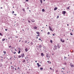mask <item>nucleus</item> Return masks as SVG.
<instances>
[{
    "label": "nucleus",
    "mask_w": 74,
    "mask_h": 74,
    "mask_svg": "<svg viewBox=\"0 0 74 74\" xmlns=\"http://www.w3.org/2000/svg\"><path fill=\"white\" fill-rule=\"evenodd\" d=\"M21 56L22 57V58H24L25 57V54L22 53L21 54Z\"/></svg>",
    "instance_id": "f257e3e1"
},
{
    "label": "nucleus",
    "mask_w": 74,
    "mask_h": 74,
    "mask_svg": "<svg viewBox=\"0 0 74 74\" xmlns=\"http://www.w3.org/2000/svg\"><path fill=\"white\" fill-rule=\"evenodd\" d=\"M53 49L54 51H55V50L57 49V47H56L55 46H54L53 48Z\"/></svg>",
    "instance_id": "f03ea898"
},
{
    "label": "nucleus",
    "mask_w": 74,
    "mask_h": 74,
    "mask_svg": "<svg viewBox=\"0 0 74 74\" xmlns=\"http://www.w3.org/2000/svg\"><path fill=\"white\" fill-rule=\"evenodd\" d=\"M11 70H14L15 68L12 66H11Z\"/></svg>",
    "instance_id": "7ed1b4c3"
},
{
    "label": "nucleus",
    "mask_w": 74,
    "mask_h": 74,
    "mask_svg": "<svg viewBox=\"0 0 74 74\" xmlns=\"http://www.w3.org/2000/svg\"><path fill=\"white\" fill-rule=\"evenodd\" d=\"M46 56L47 58H49L50 57V56H49V54L48 53L46 54Z\"/></svg>",
    "instance_id": "20e7f679"
},
{
    "label": "nucleus",
    "mask_w": 74,
    "mask_h": 74,
    "mask_svg": "<svg viewBox=\"0 0 74 74\" xmlns=\"http://www.w3.org/2000/svg\"><path fill=\"white\" fill-rule=\"evenodd\" d=\"M49 28L50 30H51V31H53V30L52 29V28H51V27H50V26H49Z\"/></svg>",
    "instance_id": "39448f33"
},
{
    "label": "nucleus",
    "mask_w": 74,
    "mask_h": 74,
    "mask_svg": "<svg viewBox=\"0 0 74 74\" xmlns=\"http://www.w3.org/2000/svg\"><path fill=\"white\" fill-rule=\"evenodd\" d=\"M66 13V11H63V12L62 13V14H65Z\"/></svg>",
    "instance_id": "423d86ee"
},
{
    "label": "nucleus",
    "mask_w": 74,
    "mask_h": 74,
    "mask_svg": "<svg viewBox=\"0 0 74 74\" xmlns=\"http://www.w3.org/2000/svg\"><path fill=\"white\" fill-rule=\"evenodd\" d=\"M71 64H72V63L70 64H71L70 66L71 67H74V65L73 64L72 65Z\"/></svg>",
    "instance_id": "0eeeda50"
},
{
    "label": "nucleus",
    "mask_w": 74,
    "mask_h": 74,
    "mask_svg": "<svg viewBox=\"0 0 74 74\" xmlns=\"http://www.w3.org/2000/svg\"><path fill=\"white\" fill-rule=\"evenodd\" d=\"M41 56H44V53H41Z\"/></svg>",
    "instance_id": "6e6552de"
},
{
    "label": "nucleus",
    "mask_w": 74,
    "mask_h": 74,
    "mask_svg": "<svg viewBox=\"0 0 74 74\" xmlns=\"http://www.w3.org/2000/svg\"><path fill=\"white\" fill-rule=\"evenodd\" d=\"M25 51L26 52H27L28 51V50H27V48H26V49H25Z\"/></svg>",
    "instance_id": "1a4fd4ad"
},
{
    "label": "nucleus",
    "mask_w": 74,
    "mask_h": 74,
    "mask_svg": "<svg viewBox=\"0 0 74 74\" xmlns=\"http://www.w3.org/2000/svg\"><path fill=\"white\" fill-rule=\"evenodd\" d=\"M34 29H37V27L36 26L34 27Z\"/></svg>",
    "instance_id": "9d476101"
},
{
    "label": "nucleus",
    "mask_w": 74,
    "mask_h": 74,
    "mask_svg": "<svg viewBox=\"0 0 74 74\" xmlns=\"http://www.w3.org/2000/svg\"><path fill=\"white\" fill-rule=\"evenodd\" d=\"M57 9H58V8H57V7H55L54 8V11H56V10H57Z\"/></svg>",
    "instance_id": "9b49d317"
},
{
    "label": "nucleus",
    "mask_w": 74,
    "mask_h": 74,
    "mask_svg": "<svg viewBox=\"0 0 74 74\" xmlns=\"http://www.w3.org/2000/svg\"><path fill=\"white\" fill-rule=\"evenodd\" d=\"M37 65H38V67H40V66H41L40 65H39V63H37Z\"/></svg>",
    "instance_id": "f8f14e48"
},
{
    "label": "nucleus",
    "mask_w": 74,
    "mask_h": 74,
    "mask_svg": "<svg viewBox=\"0 0 74 74\" xmlns=\"http://www.w3.org/2000/svg\"><path fill=\"white\" fill-rule=\"evenodd\" d=\"M60 41L61 42H64V40L62 41V39H60Z\"/></svg>",
    "instance_id": "ddd939ff"
},
{
    "label": "nucleus",
    "mask_w": 74,
    "mask_h": 74,
    "mask_svg": "<svg viewBox=\"0 0 74 74\" xmlns=\"http://www.w3.org/2000/svg\"><path fill=\"white\" fill-rule=\"evenodd\" d=\"M39 48H41V47H42V46L41 45H39Z\"/></svg>",
    "instance_id": "4468645a"
},
{
    "label": "nucleus",
    "mask_w": 74,
    "mask_h": 74,
    "mask_svg": "<svg viewBox=\"0 0 74 74\" xmlns=\"http://www.w3.org/2000/svg\"><path fill=\"white\" fill-rule=\"evenodd\" d=\"M69 8H70V6H69V7H68L67 8V9H68V10H69Z\"/></svg>",
    "instance_id": "2eb2a0df"
},
{
    "label": "nucleus",
    "mask_w": 74,
    "mask_h": 74,
    "mask_svg": "<svg viewBox=\"0 0 74 74\" xmlns=\"http://www.w3.org/2000/svg\"><path fill=\"white\" fill-rule=\"evenodd\" d=\"M32 22H34L35 21H34V20H32Z\"/></svg>",
    "instance_id": "dca6fc26"
},
{
    "label": "nucleus",
    "mask_w": 74,
    "mask_h": 74,
    "mask_svg": "<svg viewBox=\"0 0 74 74\" xmlns=\"http://www.w3.org/2000/svg\"><path fill=\"white\" fill-rule=\"evenodd\" d=\"M2 41H5V39L4 38H3L2 39Z\"/></svg>",
    "instance_id": "f3484780"
},
{
    "label": "nucleus",
    "mask_w": 74,
    "mask_h": 74,
    "mask_svg": "<svg viewBox=\"0 0 74 74\" xmlns=\"http://www.w3.org/2000/svg\"><path fill=\"white\" fill-rule=\"evenodd\" d=\"M36 33H37V34H40V33L39 32H37Z\"/></svg>",
    "instance_id": "a211bd4d"
},
{
    "label": "nucleus",
    "mask_w": 74,
    "mask_h": 74,
    "mask_svg": "<svg viewBox=\"0 0 74 74\" xmlns=\"http://www.w3.org/2000/svg\"><path fill=\"white\" fill-rule=\"evenodd\" d=\"M58 49H60V47L59 45L58 44Z\"/></svg>",
    "instance_id": "6ab92c4d"
},
{
    "label": "nucleus",
    "mask_w": 74,
    "mask_h": 74,
    "mask_svg": "<svg viewBox=\"0 0 74 74\" xmlns=\"http://www.w3.org/2000/svg\"><path fill=\"white\" fill-rule=\"evenodd\" d=\"M42 11L43 12H44V11H45V10L44 9H42Z\"/></svg>",
    "instance_id": "aec40b11"
},
{
    "label": "nucleus",
    "mask_w": 74,
    "mask_h": 74,
    "mask_svg": "<svg viewBox=\"0 0 74 74\" xmlns=\"http://www.w3.org/2000/svg\"><path fill=\"white\" fill-rule=\"evenodd\" d=\"M26 61V60H24L23 61V63H24V62H25V61Z\"/></svg>",
    "instance_id": "412c9836"
},
{
    "label": "nucleus",
    "mask_w": 74,
    "mask_h": 74,
    "mask_svg": "<svg viewBox=\"0 0 74 74\" xmlns=\"http://www.w3.org/2000/svg\"><path fill=\"white\" fill-rule=\"evenodd\" d=\"M40 70H43V68H40Z\"/></svg>",
    "instance_id": "4be33fe9"
},
{
    "label": "nucleus",
    "mask_w": 74,
    "mask_h": 74,
    "mask_svg": "<svg viewBox=\"0 0 74 74\" xmlns=\"http://www.w3.org/2000/svg\"><path fill=\"white\" fill-rule=\"evenodd\" d=\"M18 57V58H21V56H19Z\"/></svg>",
    "instance_id": "5701e85b"
},
{
    "label": "nucleus",
    "mask_w": 74,
    "mask_h": 74,
    "mask_svg": "<svg viewBox=\"0 0 74 74\" xmlns=\"http://www.w3.org/2000/svg\"><path fill=\"white\" fill-rule=\"evenodd\" d=\"M20 53H21V51H20V50H19L18 52V53L19 54Z\"/></svg>",
    "instance_id": "b1692460"
},
{
    "label": "nucleus",
    "mask_w": 74,
    "mask_h": 74,
    "mask_svg": "<svg viewBox=\"0 0 74 74\" xmlns=\"http://www.w3.org/2000/svg\"><path fill=\"white\" fill-rule=\"evenodd\" d=\"M42 0H40V3H41V4H42Z\"/></svg>",
    "instance_id": "393cba45"
},
{
    "label": "nucleus",
    "mask_w": 74,
    "mask_h": 74,
    "mask_svg": "<svg viewBox=\"0 0 74 74\" xmlns=\"http://www.w3.org/2000/svg\"><path fill=\"white\" fill-rule=\"evenodd\" d=\"M22 10H23V11H25V8H23L22 9Z\"/></svg>",
    "instance_id": "a878e982"
},
{
    "label": "nucleus",
    "mask_w": 74,
    "mask_h": 74,
    "mask_svg": "<svg viewBox=\"0 0 74 74\" xmlns=\"http://www.w3.org/2000/svg\"><path fill=\"white\" fill-rule=\"evenodd\" d=\"M59 18V16H57V19H58V18Z\"/></svg>",
    "instance_id": "bb28decb"
},
{
    "label": "nucleus",
    "mask_w": 74,
    "mask_h": 74,
    "mask_svg": "<svg viewBox=\"0 0 74 74\" xmlns=\"http://www.w3.org/2000/svg\"><path fill=\"white\" fill-rule=\"evenodd\" d=\"M0 36H3V34H1V33H0Z\"/></svg>",
    "instance_id": "cd10ccee"
},
{
    "label": "nucleus",
    "mask_w": 74,
    "mask_h": 74,
    "mask_svg": "<svg viewBox=\"0 0 74 74\" xmlns=\"http://www.w3.org/2000/svg\"><path fill=\"white\" fill-rule=\"evenodd\" d=\"M3 53H6V52H5V51H3Z\"/></svg>",
    "instance_id": "c85d7f7f"
},
{
    "label": "nucleus",
    "mask_w": 74,
    "mask_h": 74,
    "mask_svg": "<svg viewBox=\"0 0 74 74\" xmlns=\"http://www.w3.org/2000/svg\"><path fill=\"white\" fill-rule=\"evenodd\" d=\"M50 42H51V43H52V40H50Z\"/></svg>",
    "instance_id": "c756f323"
},
{
    "label": "nucleus",
    "mask_w": 74,
    "mask_h": 74,
    "mask_svg": "<svg viewBox=\"0 0 74 74\" xmlns=\"http://www.w3.org/2000/svg\"><path fill=\"white\" fill-rule=\"evenodd\" d=\"M49 34H50V32H48L47 33V34L49 35Z\"/></svg>",
    "instance_id": "7c9ffc66"
},
{
    "label": "nucleus",
    "mask_w": 74,
    "mask_h": 74,
    "mask_svg": "<svg viewBox=\"0 0 74 74\" xmlns=\"http://www.w3.org/2000/svg\"><path fill=\"white\" fill-rule=\"evenodd\" d=\"M30 44H31V45H33V43L32 42H31V43Z\"/></svg>",
    "instance_id": "2f4dec72"
},
{
    "label": "nucleus",
    "mask_w": 74,
    "mask_h": 74,
    "mask_svg": "<svg viewBox=\"0 0 74 74\" xmlns=\"http://www.w3.org/2000/svg\"><path fill=\"white\" fill-rule=\"evenodd\" d=\"M70 35H71V36H73V34H72V33H70Z\"/></svg>",
    "instance_id": "473e14b6"
},
{
    "label": "nucleus",
    "mask_w": 74,
    "mask_h": 74,
    "mask_svg": "<svg viewBox=\"0 0 74 74\" xmlns=\"http://www.w3.org/2000/svg\"><path fill=\"white\" fill-rule=\"evenodd\" d=\"M64 59H66V58H67V57H65V56H64Z\"/></svg>",
    "instance_id": "72a5a7b5"
},
{
    "label": "nucleus",
    "mask_w": 74,
    "mask_h": 74,
    "mask_svg": "<svg viewBox=\"0 0 74 74\" xmlns=\"http://www.w3.org/2000/svg\"><path fill=\"white\" fill-rule=\"evenodd\" d=\"M26 60H27V61L29 60V59H28L27 58L26 59Z\"/></svg>",
    "instance_id": "f704fd0d"
},
{
    "label": "nucleus",
    "mask_w": 74,
    "mask_h": 74,
    "mask_svg": "<svg viewBox=\"0 0 74 74\" xmlns=\"http://www.w3.org/2000/svg\"><path fill=\"white\" fill-rule=\"evenodd\" d=\"M66 63H64V64H65V65H66Z\"/></svg>",
    "instance_id": "c9c22d12"
},
{
    "label": "nucleus",
    "mask_w": 74,
    "mask_h": 74,
    "mask_svg": "<svg viewBox=\"0 0 74 74\" xmlns=\"http://www.w3.org/2000/svg\"><path fill=\"white\" fill-rule=\"evenodd\" d=\"M38 36H40V35L38 34V35H37V36L38 37Z\"/></svg>",
    "instance_id": "e433bc0d"
},
{
    "label": "nucleus",
    "mask_w": 74,
    "mask_h": 74,
    "mask_svg": "<svg viewBox=\"0 0 74 74\" xmlns=\"http://www.w3.org/2000/svg\"><path fill=\"white\" fill-rule=\"evenodd\" d=\"M26 1H29V0H25Z\"/></svg>",
    "instance_id": "4c0bfd02"
},
{
    "label": "nucleus",
    "mask_w": 74,
    "mask_h": 74,
    "mask_svg": "<svg viewBox=\"0 0 74 74\" xmlns=\"http://www.w3.org/2000/svg\"><path fill=\"white\" fill-rule=\"evenodd\" d=\"M28 22H29V23H30V21H28Z\"/></svg>",
    "instance_id": "58836bf2"
},
{
    "label": "nucleus",
    "mask_w": 74,
    "mask_h": 74,
    "mask_svg": "<svg viewBox=\"0 0 74 74\" xmlns=\"http://www.w3.org/2000/svg\"><path fill=\"white\" fill-rule=\"evenodd\" d=\"M50 70H52V68L50 67Z\"/></svg>",
    "instance_id": "ea45409f"
},
{
    "label": "nucleus",
    "mask_w": 74,
    "mask_h": 74,
    "mask_svg": "<svg viewBox=\"0 0 74 74\" xmlns=\"http://www.w3.org/2000/svg\"><path fill=\"white\" fill-rule=\"evenodd\" d=\"M5 31H7V29H5Z\"/></svg>",
    "instance_id": "a19ab883"
},
{
    "label": "nucleus",
    "mask_w": 74,
    "mask_h": 74,
    "mask_svg": "<svg viewBox=\"0 0 74 74\" xmlns=\"http://www.w3.org/2000/svg\"><path fill=\"white\" fill-rule=\"evenodd\" d=\"M58 70H56V73H57V72H58Z\"/></svg>",
    "instance_id": "79ce46f5"
},
{
    "label": "nucleus",
    "mask_w": 74,
    "mask_h": 74,
    "mask_svg": "<svg viewBox=\"0 0 74 74\" xmlns=\"http://www.w3.org/2000/svg\"><path fill=\"white\" fill-rule=\"evenodd\" d=\"M41 40V39L40 38H39V40Z\"/></svg>",
    "instance_id": "37998d69"
},
{
    "label": "nucleus",
    "mask_w": 74,
    "mask_h": 74,
    "mask_svg": "<svg viewBox=\"0 0 74 74\" xmlns=\"http://www.w3.org/2000/svg\"><path fill=\"white\" fill-rule=\"evenodd\" d=\"M1 62H3V59H1Z\"/></svg>",
    "instance_id": "c03bdc74"
},
{
    "label": "nucleus",
    "mask_w": 74,
    "mask_h": 74,
    "mask_svg": "<svg viewBox=\"0 0 74 74\" xmlns=\"http://www.w3.org/2000/svg\"><path fill=\"white\" fill-rule=\"evenodd\" d=\"M14 15H16V14H14Z\"/></svg>",
    "instance_id": "a18cd8bd"
},
{
    "label": "nucleus",
    "mask_w": 74,
    "mask_h": 74,
    "mask_svg": "<svg viewBox=\"0 0 74 74\" xmlns=\"http://www.w3.org/2000/svg\"><path fill=\"white\" fill-rule=\"evenodd\" d=\"M15 37L16 38H18V36H16Z\"/></svg>",
    "instance_id": "49530a36"
},
{
    "label": "nucleus",
    "mask_w": 74,
    "mask_h": 74,
    "mask_svg": "<svg viewBox=\"0 0 74 74\" xmlns=\"http://www.w3.org/2000/svg\"><path fill=\"white\" fill-rule=\"evenodd\" d=\"M15 53H16V52H14V54H15Z\"/></svg>",
    "instance_id": "de8ad7c7"
},
{
    "label": "nucleus",
    "mask_w": 74,
    "mask_h": 74,
    "mask_svg": "<svg viewBox=\"0 0 74 74\" xmlns=\"http://www.w3.org/2000/svg\"><path fill=\"white\" fill-rule=\"evenodd\" d=\"M26 42H27V41H25V43H26Z\"/></svg>",
    "instance_id": "09e8293b"
},
{
    "label": "nucleus",
    "mask_w": 74,
    "mask_h": 74,
    "mask_svg": "<svg viewBox=\"0 0 74 74\" xmlns=\"http://www.w3.org/2000/svg\"><path fill=\"white\" fill-rule=\"evenodd\" d=\"M15 70L16 71V68H15Z\"/></svg>",
    "instance_id": "8fccbe9b"
},
{
    "label": "nucleus",
    "mask_w": 74,
    "mask_h": 74,
    "mask_svg": "<svg viewBox=\"0 0 74 74\" xmlns=\"http://www.w3.org/2000/svg\"><path fill=\"white\" fill-rule=\"evenodd\" d=\"M27 9H29V8L27 7Z\"/></svg>",
    "instance_id": "3c124183"
},
{
    "label": "nucleus",
    "mask_w": 74,
    "mask_h": 74,
    "mask_svg": "<svg viewBox=\"0 0 74 74\" xmlns=\"http://www.w3.org/2000/svg\"><path fill=\"white\" fill-rule=\"evenodd\" d=\"M9 48H10V47H11V46H10L9 47Z\"/></svg>",
    "instance_id": "603ef678"
},
{
    "label": "nucleus",
    "mask_w": 74,
    "mask_h": 74,
    "mask_svg": "<svg viewBox=\"0 0 74 74\" xmlns=\"http://www.w3.org/2000/svg\"><path fill=\"white\" fill-rule=\"evenodd\" d=\"M15 51H17L16 50V49H15Z\"/></svg>",
    "instance_id": "864d4df0"
},
{
    "label": "nucleus",
    "mask_w": 74,
    "mask_h": 74,
    "mask_svg": "<svg viewBox=\"0 0 74 74\" xmlns=\"http://www.w3.org/2000/svg\"><path fill=\"white\" fill-rule=\"evenodd\" d=\"M12 13H14V11H13V12H12Z\"/></svg>",
    "instance_id": "5fc2aeb1"
},
{
    "label": "nucleus",
    "mask_w": 74,
    "mask_h": 74,
    "mask_svg": "<svg viewBox=\"0 0 74 74\" xmlns=\"http://www.w3.org/2000/svg\"><path fill=\"white\" fill-rule=\"evenodd\" d=\"M8 38V39H10V38Z\"/></svg>",
    "instance_id": "6e6d98bb"
},
{
    "label": "nucleus",
    "mask_w": 74,
    "mask_h": 74,
    "mask_svg": "<svg viewBox=\"0 0 74 74\" xmlns=\"http://www.w3.org/2000/svg\"><path fill=\"white\" fill-rule=\"evenodd\" d=\"M35 62H36V63H37V61H36Z\"/></svg>",
    "instance_id": "4d7b16f0"
},
{
    "label": "nucleus",
    "mask_w": 74,
    "mask_h": 74,
    "mask_svg": "<svg viewBox=\"0 0 74 74\" xmlns=\"http://www.w3.org/2000/svg\"><path fill=\"white\" fill-rule=\"evenodd\" d=\"M69 25L68 24H67V26H69Z\"/></svg>",
    "instance_id": "13d9d810"
},
{
    "label": "nucleus",
    "mask_w": 74,
    "mask_h": 74,
    "mask_svg": "<svg viewBox=\"0 0 74 74\" xmlns=\"http://www.w3.org/2000/svg\"><path fill=\"white\" fill-rule=\"evenodd\" d=\"M49 63H50V64H51V62H49Z\"/></svg>",
    "instance_id": "bf43d9fd"
},
{
    "label": "nucleus",
    "mask_w": 74,
    "mask_h": 74,
    "mask_svg": "<svg viewBox=\"0 0 74 74\" xmlns=\"http://www.w3.org/2000/svg\"><path fill=\"white\" fill-rule=\"evenodd\" d=\"M2 8H3L1 7V9Z\"/></svg>",
    "instance_id": "052dcab7"
},
{
    "label": "nucleus",
    "mask_w": 74,
    "mask_h": 74,
    "mask_svg": "<svg viewBox=\"0 0 74 74\" xmlns=\"http://www.w3.org/2000/svg\"><path fill=\"white\" fill-rule=\"evenodd\" d=\"M62 73H64V72L63 71H62Z\"/></svg>",
    "instance_id": "680f3d73"
},
{
    "label": "nucleus",
    "mask_w": 74,
    "mask_h": 74,
    "mask_svg": "<svg viewBox=\"0 0 74 74\" xmlns=\"http://www.w3.org/2000/svg\"><path fill=\"white\" fill-rule=\"evenodd\" d=\"M53 35L55 36V35L54 34H53Z\"/></svg>",
    "instance_id": "e2e57ef3"
},
{
    "label": "nucleus",
    "mask_w": 74,
    "mask_h": 74,
    "mask_svg": "<svg viewBox=\"0 0 74 74\" xmlns=\"http://www.w3.org/2000/svg\"><path fill=\"white\" fill-rule=\"evenodd\" d=\"M43 1H45V0H44Z\"/></svg>",
    "instance_id": "0e129e2a"
},
{
    "label": "nucleus",
    "mask_w": 74,
    "mask_h": 74,
    "mask_svg": "<svg viewBox=\"0 0 74 74\" xmlns=\"http://www.w3.org/2000/svg\"><path fill=\"white\" fill-rule=\"evenodd\" d=\"M21 41V40H20L19 41V42H20Z\"/></svg>",
    "instance_id": "69168bd1"
},
{
    "label": "nucleus",
    "mask_w": 74,
    "mask_h": 74,
    "mask_svg": "<svg viewBox=\"0 0 74 74\" xmlns=\"http://www.w3.org/2000/svg\"><path fill=\"white\" fill-rule=\"evenodd\" d=\"M14 58H16V57H15V56H14Z\"/></svg>",
    "instance_id": "338daca9"
},
{
    "label": "nucleus",
    "mask_w": 74,
    "mask_h": 74,
    "mask_svg": "<svg viewBox=\"0 0 74 74\" xmlns=\"http://www.w3.org/2000/svg\"><path fill=\"white\" fill-rule=\"evenodd\" d=\"M36 38H38V37H37Z\"/></svg>",
    "instance_id": "774afa93"
}]
</instances>
